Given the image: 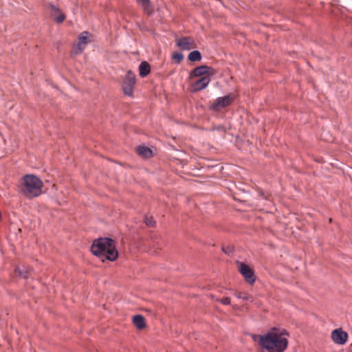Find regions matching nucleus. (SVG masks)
I'll use <instances>...</instances> for the list:
<instances>
[{
  "instance_id": "nucleus-18",
  "label": "nucleus",
  "mask_w": 352,
  "mask_h": 352,
  "mask_svg": "<svg viewBox=\"0 0 352 352\" xmlns=\"http://www.w3.org/2000/svg\"><path fill=\"white\" fill-rule=\"evenodd\" d=\"M28 273H29L28 270H26L25 267L23 270H21L19 267H18L15 270V274L19 275L23 278H28Z\"/></svg>"
},
{
  "instance_id": "nucleus-17",
  "label": "nucleus",
  "mask_w": 352,
  "mask_h": 352,
  "mask_svg": "<svg viewBox=\"0 0 352 352\" xmlns=\"http://www.w3.org/2000/svg\"><path fill=\"white\" fill-rule=\"evenodd\" d=\"M188 59L192 62L200 60L201 59V53L197 50L192 51L188 54Z\"/></svg>"
},
{
  "instance_id": "nucleus-7",
  "label": "nucleus",
  "mask_w": 352,
  "mask_h": 352,
  "mask_svg": "<svg viewBox=\"0 0 352 352\" xmlns=\"http://www.w3.org/2000/svg\"><path fill=\"white\" fill-rule=\"evenodd\" d=\"M332 340L337 344L343 345L346 342L348 334L342 329H336L331 332Z\"/></svg>"
},
{
  "instance_id": "nucleus-4",
  "label": "nucleus",
  "mask_w": 352,
  "mask_h": 352,
  "mask_svg": "<svg viewBox=\"0 0 352 352\" xmlns=\"http://www.w3.org/2000/svg\"><path fill=\"white\" fill-rule=\"evenodd\" d=\"M135 84V75L131 71H128L122 82V90L125 95L131 96Z\"/></svg>"
},
{
  "instance_id": "nucleus-6",
  "label": "nucleus",
  "mask_w": 352,
  "mask_h": 352,
  "mask_svg": "<svg viewBox=\"0 0 352 352\" xmlns=\"http://www.w3.org/2000/svg\"><path fill=\"white\" fill-rule=\"evenodd\" d=\"M234 100V97L231 95L217 98L212 104L214 110H219L229 106Z\"/></svg>"
},
{
  "instance_id": "nucleus-24",
  "label": "nucleus",
  "mask_w": 352,
  "mask_h": 352,
  "mask_svg": "<svg viewBox=\"0 0 352 352\" xmlns=\"http://www.w3.org/2000/svg\"><path fill=\"white\" fill-rule=\"evenodd\" d=\"M217 129L219 131H224V128L223 126H219L217 128Z\"/></svg>"
},
{
  "instance_id": "nucleus-14",
  "label": "nucleus",
  "mask_w": 352,
  "mask_h": 352,
  "mask_svg": "<svg viewBox=\"0 0 352 352\" xmlns=\"http://www.w3.org/2000/svg\"><path fill=\"white\" fill-rule=\"evenodd\" d=\"M138 154L144 158H148L152 156V151L147 146H139L137 149Z\"/></svg>"
},
{
  "instance_id": "nucleus-11",
  "label": "nucleus",
  "mask_w": 352,
  "mask_h": 352,
  "mask_svg": "<svg viewBox=\"0 0 352 352\" xmlns=\"http://www.w3.org/2000/svg\"><path fill=\"white\" fill-rule=\"evenodd\" d=\"M210 78L208 76H204L197 80L192 85L194 91H200L205 89L209 84Z\"/></svg>"
},
{
  "instance_id": "nucleus-9",
  "label": "nucleus",
  "mask_w": 352,
  "mask_h": 352,
  "mask_svg": "<svg viewBox=\"0 0 352 352\" xmlns=\"http://www.w3.org/2000/svg\"><path fill=\"white\" fill-rule=\"evenodd\" d=\"M213 69L206 65H201L195 67L190 73L191 77H198L204 75H210L212 74Z\"/></svg>"
},
{
  "instance_id": "nucleus-5",
  "label": "nucleus",
  "mask_w": 352,
  "mask_h": 352,
  "mask_svg": "<svg viewBox=\"0 0 352 352\" xmlns=\"http://www.w3.org/2000/svg\"><path fill=\"white\" fill-rule=\"evenodd\" d=\"M239 270L247 283L252 285L255 282L254 272L248 265L239 263Z\"/></svg>"
},
{
  "instance_id": "nucleus-10",
  "label": "nucleus",
  "mask_w": 352,
  "mask_h": 352,
  "mask_svg": "<svg viewBox=\"0 0 352 352\" xmlns=\"http://www.w3.org/2000/svg\"><path fill=\"white\" fill-rule=\"evenodd\" d=\"M176 44L182 50H190L193 48L192 40L188 37L177 39Z\"/></svg>"
},
{
  "instance_id": "nucleus-1",
  "label": "nucleus",
  "mask_w": 352,
  "mask_h": 352,
  "mask_svg": "<svg viewBox=\"0 0 352 352\" xmlns=\"http://www.w3.org/2000/svg\"><path fill=\"white\" fill-rule=\"evenodd\" d=\"M289 336L285 329L274 327L265 335H253L252 339L267 352H283L287 348Z\"/></svg>"
},
{
  "instance_id": "nucleus-13",
  "label": "nucleus",
  "mask_w": 352,
  "mask_h": 352,
  "mask_svg": "<svg viewBox=\"0 0 352 352\" xmlns=\"http://www.w3.org/2000/svg\"><path fill=\"white\" fill-rule=\"evenodd\" d=\"M137 1L147 14H151L153 13V8L151 4L150 0H137Z\"/></svg>"
},
{
  "instance_id": "nucleus-21",
  "label": "nucleus",
  "mask_w": 352,
  "mask_h": 352,
  "mask_svg": "<svg viewBox=\"0 0 352 352\" xmlns=\"http://www.w3.org/2000/svg\"><path fill=\"white\" fill-rule=\"evenodd\" d=\"M184 56L181 53L179 52H175L173 54V58L175 60L177 63H180L181 60L183 59Z\"/></svg>"
},
{
  "instance_id": "nucleus-8",
  "label": "nucleus",
  "mask_w": 352,
  "mask_h": 352,
  "mask_svg": "<svg viewBox=\"0 0 352 352\" xmlns=\"http://www.w3.org/2000/svg\"><path fill=\"white\" fill-rule=\"evenodd\" d=\"M89 42V33L87 32H83L81 33L78 36V43L74 49V53L80 54Z\"/></svg>"
},
{
  "instance_id": "nucleus-12",
  "label": "nucleus",
  "mask_w": 352,
  "mask_h": 352,
  "mask_svg": "<svg viewBox=\"0 0 352 352\" xmlns=\"http://www.w3.org/2000/svg\"><path fill=\"white\" fill-rule=\"evenodd\" d=\"M52 17L58 23H60L65 19V15L55 6L52 7Z\"/></svg>"
},
{
  "instance_id": "nucleus-22",
  "label": "nucleus",
  "mask_w": 352,
  "mask_h": 352,
  "mask_svg": "<svg viewBox=\"0 0 352 352\" xmlns=\"http://www.w3.org/2000/svg\"><path fill=\"white\" fill-rule=\"evenodd\" d=\"M221 302L223 305H228L230 304V298L229 297H224L221 299Z\"/></svg>"
},
{
  "instance_id": "nucleus-16",
  "label": "nucleus",
  "mask_w": 352,
  "mask_h": 352,
  "mask_svg": "<svg viewBox=\"0 0 352 352\" xmlns=\"http://www.w3.org/2000/svg\"><path fill=\"white\" fill-rule=\"evenodd\" d=\"M134 325L139 329H142L145 327V320L142 316L135 315L133 318Z\"/></svg>"
},
{
  "instance_id": "nucleus-20",
  "label": "nucleus",
  "mask_w": 352,
  "mask_h": 352,
  "mask_svg": "<svg viewBox=\"0 0 352 352\" xmlns=\"http://www.w3.org/2000/svg\"><path fill=\"white\" fill-rule=\"evenodd\" d=\"M144 222L146 226L149 227H153L155 226V222L153 219L152 217L146 216L144 218Z\"/></svg>"
},
{
  "instance_id": "nucleus-19",
  "label": "nucleus",
  "mask_w": 352,
  "mask_h": 352,
  "mask_svg": "<svg viewBox=\"0 0 352 352\" xmlns=\"http://www.w3.org/2000/svg\"><path fill=\"white\" fill-rule=\"evenodd\" d=\"M235 296L239 298V299H242L243 300H252V297L248 295L247 293L245 292H236L235 294Z\"/></svg>"
},
{
  "instance_id": "nucleus-3",
  "label": "nucleus",
  "mask_w": 352,
  "mask_h": 352,
  "mask_svg": "<svg viewBox=\"0 0 352 352\" xmlns=\"http://www.w3.org/2000/svg\"><path fill=\"white\" fill-rule=\"evenodd\" d=\"M43 182L32 174L24 175L19 180L18 188L19 192L28 198H33L41 194Z\"/></svg>"
},
{
  "instance_id": "nucleus-23",
  "label": "nucleus",
  "mask_w": 352,
  "mask_h": 352,
  "mask_svg": "<svg viewBox=\"0 0 352 352\" xmlns=\"http://www.w3.org/2000/svg\"><path fill=\"white\" fill-rule=\"evenodd\" d=\"M223 251L227 254H230L232 252V250L230 248H223Z\"/></svg>"
},
{
  "instance_id": "nucleus-2",
  "label": "nucleus",
  "mask_w": 352,
  "mask_h": 352,
  "mask_svg": "<svg viewBox=\"0 0 352 352\" xmlns=\"http://www.w3.org/2000/svg\"><path fill=\"white\" fill-rule=\"evenodd\" d=\"M91 250L95 256L101 258L103 262L105 260L113 261L118 256L115 241L110 238H99L94 240Z\"/></svg>"
},
{
  "instance_id": "nucleus-15",
  "label": "nucleus",
  "mask_w": 352,
  "mask_h": 352,
  "mask_svg": "<svg viewBox=\"0 0 352 352\" xmlns=\"http://www.w3.org/2000/svg\"><path fill=\"white\" fill-rule=\"evenodd\" d=\"M150 71H151V67H150V65L147 62L143 61L139 65V72H140V76L141 77L146 76L150 73Z\"/></svg>"
}]
</instances>
